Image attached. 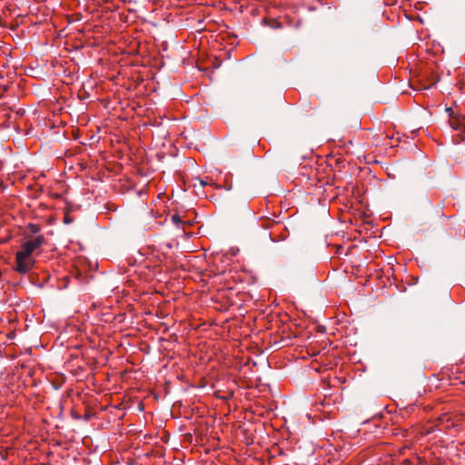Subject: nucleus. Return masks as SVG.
<instances>
[{
    "label": "nucleus",
    "mask_w": 465,
    "mask_h": 465,
    "mask_svg": "<svg viewBox=\"0 0 465 465\" xmlns=\"http://www.w3.org/2000/svg\"><path fill=\"white\" fill-rule=\"evenodd\" d=\"M45 242V239L43 234L26 239L21 244V249L15 253V270L21 274L28 273L35 264V259L32 258V254L39 250Z\"/></svg>",
    "instance_id": "1"
},
{
    "label": "nucleus",
    "mask_w": 465,
    "mask_h": 465,
    "mask_svg": "<svg viewBox=\"0 0 465 465\" xmlns=\"http://www.w3.org/2000/svg\"><path fill=\"white\" fill-rule=\"evenodd\" d=\"M28 229L32 233H37L40 231V226L37 224L30 223Z\"/></svg>",
    "instance_id": "2"
},
{
    "label": "nucleus",
    "mask_w": 465,
    "mask_h": 465,
    "mask_svg": "<svg viewBox=\"0 0 465 465\" xmlns=\"http://www.w3.org/2000/svg\"><path fill=\"white\" fill-rule=\"evenodd\" d=\"M172 221L175 223H181L182 219L178 214H174L172 216Z\"/></svg>",
    "instance_id": "3"
},
{
    "label": "nucleus",
    "mask_w": 465,
    "mask_h": 465,
    "mask_svg": "<svg viewBox=\"0 0 465 465\" xmlns=\"http://www.w3.org/2000/svg\"><path fill=\"white\" fill-rule=\"evenodd\" d=\"M201 184L202 185H205V183L203 181L201 180Z\"/></svg>",
    "instance_id": "4"
}]
</instances>
